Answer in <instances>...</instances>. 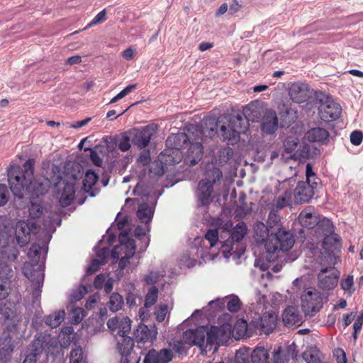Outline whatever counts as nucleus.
<instances>
[{"label": "nucleus", "instance_id": "obj_1", "mask_svg": "<svg viewBox=\"0 0 363 363\" xmlns=\"http://www.w3.org/2000/svg\"><path fill=\"white\" fill-rule=\"evenodd\" d=\"M280 225V216L277 211H272L268 216L267 226L270 228H277V231L275 233H272L264 243V247L269 254L267 258L269 260L275 259V254L288 251L294 245L295 240L293 235L289 231L281 228Z\"/></svg>", "mask_w": 363, "mask_h": 363}, {"label": "nucleus", "instance_id": "obj_2", "mask_svg": "<svg viewBox=\"0 0 363 363\" xmlns=\"http://www.w3.org/2000/svg\"><path fill=\"white\" fill-rule=\"evenodd\" d=\"M34 160H28L23 165V169L19 168L8 171V182L11 191L16 197L22 199L23 191L28 192V186L33 179Z\"/></svg>", "mask_w": 363, "mask_h": 363}, {"label": "nucleus", "instance_id": "obj_3", "mask_svg": "<svg viewBox=\"0 0 363 363\" xmlns=\"http://www.w3.org/2000/svg\"><path fill=\"white\" fill-rule=\"evenodd\" d=\"M222 177V172L217 167L206 172V177L199 181L195 192L199 206H206L211 203L213 186L219 183Z\"/></svg>", "mask_w": 363, "mask_h": 363}, {"label": "nucleus", "instance_id": "obj_4", "mask_svg": "<svg viewBox=\"0 0 363 363\" xmlns=\"http://www.w3.org/2000/svg\"><path fill=\"white\" fill-rule=\"evenodd\" d=\"M18 255L19 251L13 243L2 246L0 250V281H13L16 279V272L12 269L11 264Z\"/></svg>", "mask_w": 363, "mask_h": 363}, {"label": "nucleus", "instance_id": "obj_5", "mask_svg": "<svg viewBox=\"0 0 363 363\" xmlns=\"http://www.w3.org/2000/svg\"><path fill=\"white\" fill-rule=\"evenodd\" d=\"M191 133L193 135V137L191 141H189L190 146L188 150V157L191 164H195L203 156V136L212 137L217 133V131L213 127L201 130L198 125H194L191 128Z\"/></svg>", "mask_w": 363, "mask_h": 363}, {"label": "nucleus", "instance_id": "obj_6", "mask_svg": "<svg viewBox=\"0 0 363 363\" xmlns=\"http://www.w3.org/2000/svg\"><path fill=\"white\" fill-rule=\"evenodd\" d=\"M225 123L220 126L219 134L223 140L233 143L239 140L240 133L246 131L245 121L240 114L225 117Z\"/></svg>", "mask_w": 363, "mask_h": 363}, {"label": "nucleus", "instance_id": "obj_7", "mask_svg": "<svg viewBox=\"0 0 363 363\" xmlns=\"http://www.w3.org/2000/svg\"><path fill=\"white\" fill-rule=\"evenodd\" d=\"M120 245L113 248L111 252V258L116 262L119 257V267L123 269L128 264L129 259L135 255V245L133 239L129 238L126 233H121L119 235Z\"/></svg>", "mask_w": 363, "mask_h": 363}, {"label": "nucleus", "instance_id": "obj_8", "mask_svg": "<svg viewBox=\"0 0 363 363\" xmlns=\"http://www.w3.org/2000/svg\"><path fill=\"white\" fill-rule=\"evenodd\" d=\"M301 306L305 314L313 316L323 307V298L319 291L308 289L301 295Z\"/></svg>", "mask_w": 363, "mask_h": 363}, {"label": "nucleus", "instance_id": "obj_9", "mask_svg": "<svg viewBox=\"0 0 363 363\" xmlns=\"http://www.w3.org/2000/svg\"><path fill=\"white\" fill-rule=\"evenodd\" d=\"M247 228L244 222L238 223L232 231L231 238L225 240L222 247L221 250L225 258L233 255L235 253L234 250L235 242H239L247 234Z\"/></svg>", "mask_w": 363, "mask_h": 363}, {"label": "nucleus", "instance_id": "obj_10", "mask_svg": "<svg viewBox=\"0 0 363 363\" xmlns=\"http://www.w3.org/2000/svg\"><path fill=\"white\" fill-rule=\"evenodd\" d=\"M318 111L319 116L322 120L332 121L340 117L342 108L340 104L327 97L324 101L323 99L320 100Z\"/></svg>", "mask_w": 363, "mask_h": 363}, {"label": "nucleus", "instance_id": "obj_11", "mask_svg": "<svg viewBox=\"0 0 363 363\" xmlns=\"http://www.w3.org/2000/svg\"><path fill=\"white\" fill-rule=\"evenodd\" d=\"M157 130V125L151 123L139 129H135L133 132V138L132 141L138 148L143 149L146 147L153 135Z\"/></svg>", "mask_w": 363, "mask_h": 363}, {"label": "nucleus", "instance_id": "obj_12", "mask_svg": "<svg viewBox=\"0 0 363 363\" xmlns=\"http://www.w3.org/2000/svg\"><path fill=\"white\" fill-rule=\"evenodd\" d=\"M229 328L228 325L221 327L211 326L206 328V346L213 345H220L223 344L229 337Z\"/></svg>", "mask_w": 363, "mask_h": 363}, {"label": "nucleus", "instance_id": "obj_13", "mask_svg": "<svg viewBox=\"0 0 363 363\" xmlns=\"http://www.w3.org/2000/svg\"><path fill=\"white\" fill-rule=\"evenodd\" d=\"M289 95L294 102L301 104L306 102L311 97L312 90L308 84L297 82L290 85Z\"/></svg>", "mask_w": 363, "mask_h": 363}, {"label": "nucleus", "instance_id": "obj_14", "mask_svg": "<svg viewBox=\"0 0 363 363\" xmlns=\"http://www.w3.org/2000/svg\"><path fill=\"white\" fill-rule=\"evenodd\" d=\"M338 282V273L334 267L324 268L318 275V286L323 290L333 289Z\"/></svg>", "mask_w": 363, "mask_h": 363}, {"label": "nucleus", "instance_id": "obj_15", "mask_svg": "<svg viewBox=\"0 0 363 363\" xmlns=\"http://www.w3.org/2000/svg\"><path fill=\"white\" fill-rule=\"evenodd\" d=\"M206 327L200 326L184 332L182 342L190 346L203 347L206 340Z\"/></svg>", "mask_w": 363, "mask_h": 363}, {"label": "nucleus", "instance_id": "obj_16", "mask_svg": "<svg viewBox=\"0 0 363 363\" xmlns=\"http://www.w3.org/2000/svg\"><path fill=\"white\" fill-rule=\"evenodd\" d=\"M32 225L33 223L25 220H20L16 224L14 229L15 240L20 247H23L29 243Z\"/></svg>", "mask_w": 363, "mask_h": 363}, {"label": "nucleus", "instance_id": "obj_17", "mask_svg": "<svg viewBox=\"0 0 363 363\" xmlns=\"http://www.w3.org/2000/svg\"><path fill=\"white\" fill-rule=\"evenodd\" d=\"M107 326L111 331L118 330V334L121 337H128L127 334L131 329V321L128 317L116 316L108 320Z\"/></svg>", "mask_w": 363, "mask_h": 363}, {"label": "nucleus", "instance_id": "obj_18", "mask_svg": "<svg viewBox=\"0 0 363 363\" xmlns=\"http://www.w3.org/2000/svg\"><path fill=\"white\" fill-rule=\"evenodd\" d=\"M269 109L263 107L258 102H252L245 107L243 115L245 121L260 122ZM247 122H245L246 123Z\"/></svg>", "mask_w": 363, "mask_h": 363}, {"label": "nucleus", "instance_id": "obj_19", "mask_svg": "<svg viewBox=\"0 0 363 363\" xmlns=\"http://www.w3.org/2000/svg\"><path fill=\"white\" fill-rule=\"evenodd\" d=\"M173 358V352L170 349H162L157 351L150 350L145 355L143 363H169Z\"/></svg>", "mask_w": 363, "mask_h": 363}, {"label": "nucleus", "instance_id": "obj_20", "mask_svg": "<svg viewBox=\"0 0 363 363\" xmlns=\"http://www.w3.org/2000/svg\"><path fill=\"white\" fill-rule=\"evenodd\" d=\"M314 195V190L309 183L300 182L294 189V196L296 203L308 202Z\"/></svg>", "mask_w": 363, "mask_h": 363}, {"label": "nucleus", "instance_id": "obj_21", "mask_svg": "<svg viewBox=\"0 0 363 363\" xmlns=\"http://www.w3.org/2000/svg\"><path fill=\"white\" fill-rule=\"evenodd\" d=\"M157 335V331L155 328L150 329L145 324H139L134 330V337L138 342H152L156 340Z\"/></svg>", "mask_w": 363, "mask_h": 363}, {"label": "nucleus", "instance_id": "obj_22", "mask_svg": "<svg viewBox=\"0 0 363 363\" xmlns=\"http://www.w3.org/2000/svg\"><path fill=\"white\" fill-rule=\"evenodd\" d=\"M260 122L261 130L264 133L267 135L274 133L278 128V118L277 113L272 109H269Z\"/></svg>", "mask_w": 363, "mask_h": 363}, {"label": "nucleus", "instance_id": "obj_23", "mask_svg": "<svg viewBox=\"0 0 363 363\" xmlns=\"http://www.w3.org/2000/svg\"><path fill=\"white\" fill-rule=\"evenodd\" d=\"M319 217L313 207L307 206L300 213L298 220L303 227L313 228L318 224Z\"/></svg>", "mask_w": 363, "mask_h": 363}, {"label": "nucleus", "instance_id": "obj_24", "mask_svg": "<svg viewBox=\"0 0 363 363\" xmlns=\"http://www.w3.org/2000/svg\"><path fill=\"white\" fill-rule=\"evenodd\" d=\"M193 135H187L185 133H179L169 135L166 140V145L168 148L178 150L184 147L187 142L191 141Z\"/></svg>", "mask_w": 363, "mask_h": 363}, {"label": "nucleus", "instance_id": "obj_25", "mask_svg": "<svg viewBox=\"0 0 363 363\" xmlns=\"http://www.w3.org/2000/svg\"><path fill=\"white\" fill-rule=\"evenodd\" d=\"M23 273L35 286V289L33 291V296L35 297H38L40 294V289L42 287L43 284V270L38 267L37 269H33L30 272L25 270Z\"/></svg>", "mask_w": 363, "mask_h": 363}, {"label": "nucleus", "instance_id": "obj_26", "mask_svg": "<svg viewBox=\"0 0 363 363\" xmlns=\"http://www.w3.org/2000/svg\"><path fill=\"white\" fill-rule=\"evenodd\" d=\"M283 322L288 327L300 325L302 323V317L299 314L298 308L289 306L286 308L282 314Z\"/></svg>", "mask_w": 363, "mask_h": 363}, {"label": "nucleus", "instance_id": "obj_27", "mask_svg": "<svg viewBox=\"0 0 363 363\" xmlns=\"http://www.w3.org/2000/svg\"><path fill=\"white\" fill-rule=\"evenodd\" d=\"M299 145V141L297 138L288 137L284 143V153L281 159L286 161L287 159H292L296 157L295 152Z\"/></svg>", "mask_w": 363, "mask_h": 363}, {"label": "nucleus", "instance_id": "obj_28", "mask_svg": "<svg viewBox=\"0 0 363 363\" xmlns=\"http://www.w3.org/2000/svg\"><path fill=\"white\" fill-rule=\"evenodd\" d=\"M323 249L328 254H335V250H339L340 247L339 236L333 233H328L324 235L323 241Z\"/></svg>", "mask_w": 363, "mask_h": 363}, {"label": "nucleus", "instance_id": "obj_29", "mask_svg": "<svg viewBox=\"0 0 363 363\" xmlns=\"http://www.w3.org/2000/svg\"><path fill=\"white\" fill-rule=\"evenodd\" d=\"M0 315L5 320H13L17 315L15 303L9 301H0Z\"/></svg>", "mask_w": 363, "mask_h": 363}, {"label": "nucleus", "instance_id": "obj_30", "mask_svg": "<svg viewBox=\"0 0 363 363\" xmlns=\"http://www.w3.org/2000/svg\"><path fill=\"white\" fill-rule=\"evenodd\" d=\"M276 325L277 315L273 313H265L259 320L260 328L266 334L272 333Z\"/></svg>", "mask_w": 363, "mask_h": 363}, {"label": "nucleus", "instance_id": "obj_31", "mask_svg": "<svg viewBox=\"0 0 363 363\" xmlns=\"http://www.w3.org/2000/svg\"><path fill=\"white\" fill-rule=\"evenodd\" d=\"M75 196V189L73 184H65L59 202L62 207H66L72 203Z\"/></svg>", "mask_w": 363, "mask_h": 363}, {"label": "nucleus", "instance_id": "obj_32", "mask_svg": "<svg viewBox=\"0 0 363 363\" xmlns=\"http://www.w3.org/2000/svg\"><path fill=\"white\" fill-rule=\"evenodd\" d=\"M56 341L51 337L50 334H38L35 340L34 345L36 347H39L41 350H50V347H52L55 345Z\"/></svg>", "mask_w": 363, "mask_h": 363}, {"label": "nucleus", "instance_id": "obj_33", "mask_svg": "<svg viewBox=\"0 0 363 363\" xmlns=\"http://www.w3.org/2000/svg\"><path fill=\"white\" fill-rule=\"evenodd\" d=\"M48 191L47 186L42 182H38L31 179L28 186V194L31 199L39 198Z\"/></svg>", "mask_w": 363, "mask_h": 363}, {"label": "nucleus", "instance_id": "obj_34", "mask_svg": "<svg viewBox=\"0 0 363 363\" xmlns=\"http://www.w3.org/2000/svg\"><path fill=\"white\" fill-rule=\"evenodd\" d=\"M12 337L9 334L0 337V356L6 358L11 355L13 350Z\"/></svg>", "mask_w": 363, "mask_h": 363}, {"label": "nucleus", "instance_id": "obj_35", "mask_svg": "<svg viewBox=\"0 0 363 363\" xmlns=\"http://www.w3.org/2000/svg\"><path fill=\"white\" fill-rule=\"evenodd\" d=\"M65 317V311L64 310H59L52 313L47 315L44 318L45 323L52 328H57Z\"/></svg>", "mask_w": 363, "mask_h": 363}, {"label": "nucleus", "instance_id": "obj_36", "mask_svg": "<svg viewBox=\"0 0 363 363\" xmlns=\"http://www.w3.org/2000/svg\"><path fill=\"white\" fill-rule=\"evenodd\" d=\"M264 223L257 221L254 224V231L255 240L257 242H267L270 235H269V229Z\"/></svg>", "mask_w": 363, "mask_h": 363}, {"label": "nucleus", "instance_id": "obj_37", "mask_svg": "<svg viewBox=\"0 0 363 363\" xmlns=\"http://www.w3.org/2000/svg\"><path fill=\"white\" fill-rule=\"evenodd\" d=\"M306 135L308 140L311 142H323L329 136V133L325 129L319 127L311 128Z\"/></svg>", "mask_w": 363, "mask_h": 363}, {"label": "nucleus", "instance_id": "obj_38", "mask_svg": "<svg viewBox=\"0 0 363 363\" xmlns=\"http://www.w3.org/2000/svg\"><path fill=\"white\" fill-rule=\"evenodd\" d=\"M133 340L130 337H122L118 342V350L122 357H127L133 348Z\"/></svg>", "mask_w": 363, "mask_h": 363}, {"label": "nucleus", "instance_id": "obj_39", "mask_svg": "<svg viewBox=\"0 0 363 363\" xmlns=\"http://www.w3.org/2000/svg\"><path fill=\"white\" fill-rule=\"evenodd\" d=\"M252 363H269V354L264 347L255 348L252 354Z\"/></svg>", "mask_w": 363, "mask_h": 363}, {"label": "nucleus", "instance_id": "obj_40", "mask_svg": "<svg viewBox=\"0 0 363 363\" xmlns=\"http://www.w3.org/2000/svg\"><path fill=\"white\" fill-rule=\"evenodd\" d=\"M272 354L273 363H287L291 357L289 350H282L281 347L275 348Z\"/></svg>", "mask_w": 363, "mask_h": 363}, {"label": "nucleus", "instance_id": "obj_41", "mask_svg": "<svg viewBox=\"0 0 363 363\" xmlns=\"http://www.w3.org/2000/svg\"><path fill=\"white\" fill-rule=\"evenodd\" d=\"M152 215L153 211L148 204L143 203L139 206L137 216L142 222L148 223L151 220Z\"/></svg>", "mask_w": 363, "mask_h": 363}, {"label": "nucleus", "instance_id": "obj_42", "mask_svg": "<svg viewBox=\"0 0 363 363\" xmlns=\"http://www.w3.org/2000/svg\"><path fill=\"white\" fill-rule=\"evenodd\" d=\"M124 304L123 298L118 293L114 292L109 297L108 303L110 311L116 312L121 310Z\"/></svg>", "mask_w": 363, "mask_h": 363}, {"label": "nucleus", "instance_id": "obj_43", "mask_svg": "<svg viewBox=\"0 0 363 363\" xmlns=\"http://www.w3.org/2000/svg\"><path fill=\"white\" fill-rule=\"evenodd\" d=\"M316 226H318V231L323 235L333 233L334 230L333 223L327 218H320L319 217Z\"/></svg>", "mask_w": 363, "mask_h": 363}, {"label": "nucleus", "instance_id": "obj_44", "mask_svg": "<svg viewBox=\"0 0 363 363\" xmlns=\"http://www.w3.org/2000/svg\"><path fill=\"white\" fill-rule=\"evenodd\" d=\"M98 179L99 177L94 172L91 170L87 171L85 174V178L83 181V186L84 191H89L92 188V186L96 184Z\"/></svg>", "mask_w": 363, "mask_h": 363}, {"label": "nucleus", "instance_id": "obj_45", "mask_svg": "<svg viewBox=\"0 0 363 363\" xmlns=\"http://www.w3.org/2000/svg\"><path fill=\"white\" fill-rule=\"evenodd\" d=\"M247 329V322L243 319H240L235 323L233 327V333L235 334L236 338L240 339L246 335Z\"/></svg>", "mask_w": 363, "mask_h": 363}, {"label": "nucleus", "instance_id": "obj_46", "mask_svg": "<svg viewBox=\"0 0 363 363\" xmlns=\"http://www.w3.org/2000/svg\"><path fill=\"white\" fill-rule=\"evenodd\" d=\"M158 297V289L156 286H152L149 289L145 298V306L151 307L157 302Z\"/></svg>", "mask_w": 363, "mask_h": 363}, {"label": "nucleus", "instance_id": "obj_47", "mask_svg": "<svg viewBox=\"0 0 363 363\" xmlns=\"http://www.w3.org/2000/svg\"><path fill=\"white\" fill-rule=\"evenodd\" d=\"M292 193L290 191H286L284 195L280 196L276 201V207L278 208H283L290 205L291 201Z\"/></svg>", "mask_w": 363, "mask_h": 363}, {"label": "nucleus", "instance_id": "obj_48", "mask_svg": "<svg viewBox=\"0 0 363 363\" xmlns=\"http://www.w3.org/2000/svg\"><path fill=\"white\" fill-rule=\"evenodd\" d=\"M69 358V363H86L80 347H77L71 351Z\"/></svg>", "mask_w": 363, "mask_h": 363}, {"label": "nucleus", "instance_id": "obj_49", "mask_svg": "<svg viewBox=\"0 0 363 363\" xmlns=\"http://www.w3.org/2000/svg\"><path fill=\"white\" fill-rule=\"evenodd\" d=\"M303 358L306 363H320L318 351L310 350L303 354Z\"/></svg>", "mask_w": 363, "mask_h": 363}, {"label": "nucleus", "instance_id": "obj_50", "mask_svg": "<svg viewBox=\"0 0 363 363\" xmlns=\"http://www.w3.org/2000/svg\"><path fill=\"white\" fill-rule=\"evenodd\" d=\"M117 146L122 152H126L130 150L131 147L130 139L126 133H123L118 139Z\"/></svg>", "mask_w": 363, "mask_h": 363}, {"label": "nucleus", "instance_id": "obj_51", "mask_svg": "<svg viewBox=\"0 0 363 363\" xmlns=\"http://www.w3.org/2000/svg\"><path fill=\"white\" fill-rule=\"evenodd\" d=\"M28 211L30 218H36L43 213V208L39 203L31 201Z\"/></svg>", "mask_w": 363, "mask_h": 363}, {"label": "nucleus", "instance_id": "obj_52", "mask_svg": "<svg viewBox=\"0 0 363 363\" xmlns=\"http://www.w3.org/2000/svg\"><path fill=\"white\" fill-rule=\"evenodd\" d=\"M342 289L351 295L354 291V278L352 275H348L341 282Z\"/></svg>", "mask_w": 363, "mask_h": 363}, {"label": "nucleus", "instance_id": "obj_53", "mask_svg": "<svg viewBox=\"0 0 363 363\" xmlns=\"http://www.w3.org/2000/svg\"><path fill=\"white\" fill-rule=\"evenodd\" d=\"M12 281H0V301H4L6 299L10 294V286Z\"/></svg>", "mask_w": 363, "mask_h": 363}, {"label": "nucleus", "instance_id": "obj_54", "mask_svg": "<svg viewBox=\"0 0 363 363\" xmlns=\"http://www.w3.org/2000/svg\"><path fill=\"white\" fill-rule=\"evenodd\" d=\"M241 307V301L238 296H232L227 303V308L230 312H237Z\"/></svg>", "mask_w": 363, "mask_h": 363}, {"label": "nucleus", "instance_id": "obj_55", "mask_svg": "<svg viewBox=\"0 0 363 363\" xmlns=\"http://www.w3.org/2000/svg\"><path fill=\"white\" fill-rule=\"evenodd\" d=\"M72 320L74 324L80 323L84 317V311L82 308H75L71 312Z\"/></svg>", "mask_w": 363, "mask_h": 363}, {"label": "nucleus", "instance_id": "obj_56", "mask_svg": "<svg viewBox=\"0 0 363 363\" xmlns=\"http://www.w3.org/2000/svg\"><path fill=\"white\" fill-rule=\"evenodd\" d=\"M206 239L209 242L210 246L213 247L218 240V233L216 229H210L206 233Z\"/></svg>", "mask_w": 363, "mask_h": 363}, {"label": "nucleus", "instance_id": "obj_57", "mask_svg": "<svg viewBox=\"0 0 363 363\" xmlns=\"http://www.w3.org/2000/svg\"><path fill=\"white\" fill-rule=\"evenodd\" d=\"M9 199V192L5 184H0V207L5 206Z\"/></svg>", "mask_w": 363, "mask_h": 363}, {"label": "nucleus", "instance_id": "obj_58", "mask_svg": "<svg viewBox=\"0 0 363 363\" xmlns=\"http://www.w3.org/2000/svg\"><path fill=\"white\" fill-rule=\"evenodd\" d=\"M86 293L87 289L86 286H81L76 291H74L70 296L72 301H77L81 300Z\"/></svg>", "mask_w": 363, "mask_h": 363}, {"label": "nucleus", "instance_id": "obj_59", "mask_svg": "<svg viewBox=\"0 0 363 363\" xmlns=\"http://www.w3.org/2000/svg\"><path fill=\"white\" fill-rule=\"evenodd\" d=\"M40 247L38 245H32L28 252V256L32 260L36 262L39 259Z\"/></svg>", "mask_w": 363, "mask_h": 363}, {"label": "nucleus", "instance_id": "obj_60", "mask_svg": "<svg viewBox=\"0 0 363 363\" xmlns=\"http://www.w3.org/2000/svg\"><path fill=\"white\" fill-rule=\"evenodd\" d=\"M363 134L361 131H353L350 135V142L354 145H359L362 142Z\"/></svg>", "mask_w": 363, "mask_h": 363}, {"label": "nucleus", "instance_id": "obj_61", "mask_svg": "<svg viewBox=\"0 0 363 363\" xmlns=\"http://www.w3.org/2000/svg\"><path fill=\"white\" fill-rule=\"evenodd\" d=\"M167 313V307L165 305L160 306V307L155 312L156 319L159 322H162Z\"/></svg>", "mask_w": 363, "mask_h": 363}, {"label": "nucleus", "instance_id": "obj_62", "mask_svg": "<svg viewBox=\"0 0 363 363\" xmlns=\"http://www.w3.org/2000/svg\"><path fill=\"white\" fill-rule=\"evenodd\" d=\"M162 274L159 272H151L145 278V280L147 284H153L159 280V277H162Z\"/></svg>", "mask_w": 363, "mask_h": 363}, {"label": "nucleus", "instance_id": "obj_63", "mask_svg": "<svg viewBox=\"0 0 363 363\" xmlns=\"http://www.w3.org/2000/svg\"><path fill=\"white\" fill-rule=\"evenodd\" d=\"M106 19V11L104 9L103 11H100L93 19L92 21L89 23L87 27H91L94 25L100 23L103 21H104Z\"/></svg>", "mask_w": 363, "mask_h": 363}, {"label": "nucleus", "instance_id": "obj_64", "mask_svg": "<svg viewBox=\"0 0 363 363\" xmlns=\"http://www.w3.org/2000/svg\"><path fill=\"white\" fill-rule=\"evenodd\" d=\"M87 150H89L91 152L90 157L93 163L96 166H101L103 161L102 159L99 156L97 152L91 148H84V151Z\"/></svg>", "mask_w": 363, "mask_h": 363}]
</instances>
